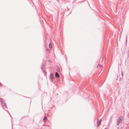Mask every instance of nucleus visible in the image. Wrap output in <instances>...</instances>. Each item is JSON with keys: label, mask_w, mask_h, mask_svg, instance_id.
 Instances as JSON below:
<instances>
[{"label": "nucleus", "mask_w": 129, "mask_h": 129, "mask_svg": "<svg viewBox=\"0 0 129 129\" xmlns=\"http://www.w3.org/2000/svg\"><path fill=\"white\" fill-rule=\"evenodd\" d=\"M8 113H9V114L10 115V116L11 117H12V116H11V115H10V113H9V112H8Z\"/></svg>", "instance_id": "obj_16"}, {"label": "nucleus", "mask_w": 129, "mask_h": 129, "mask_svg": "<svg viewBox=\"0 0 129 129\" xmlns=\"http://www.w3.org/2000/svg\"><path fill=\"white\" fill-rule=\"evenodd\" d=\"M128 55H129V54H128Z\"/></svg>", "instance_id": "obj_22"}, {"label": "nucleus", "mask_w": 129, "mask_h": 129, "mask_svg": "<svg viewBox=\"0 0 129 129\" xmlns=\"http://www.w3.org/2000/svg\"><path fill=\"white\" fill-rule=\"evenodd\" d=\"M41 103H42V102H41Z\"/></svg>", "instance_id": "obj_19"}, {"label": "nucleus", "mask_w": 129, "mask_h": 129, "mask_svg": "<svg viewBox=\"0 0 129 129\" xmlns=\"http://www.w3.org/2000/svg\"><path fill=\"white\" fill-rule=\"evenodd\" d=\"M53 74L52 73H51L49 76V79L52 82H53Z\"/></svg>", "instance_id": "obj_3"}, {"label": "nucleus", "mask_w": 129, "mask_h": 129, "mask_svg": "<svg viewBox=\"0 0 129 129\" xmlns=\"http://www.w3.org/2000/svg\"><path fill=\"white\" fill-rule=\"evenodd\" d=\"M2 85V84L0 82V86Z\"/></svg>", "instance_id": "obj_14"}, {"label": "nucleus", "mask_w": 129, "mask_h": 129, "mask_svg": "<svg viewBox=\"0 0 129 129\" xmlns=\"http://www.w3.org/2000/svg\"><path fill=\"white\" fill-rule=\"evenodd\" d=\"M46 57L47 58H48L47 56H46Z\"/></svg>", "instance_id": "obj_17"}, {"label": "nucleus", "mask_w": 129, "mask_h": 129, "mask_svg": "<svg viewBox=\"0 0 129 129\" xmlns=\"http://www.w3.org/2000/svg\"><path fill=\"white\" fill-rule=\"evenodd\" d=\"M44 64V63H42V65L41 67V68L42 70V69H43V68Z\"/></svg>", "instance_id": "obj_8"}, {"label": "nucleus", "mask_w": 129, "mask_h": 129, "mask_svg": "<svg viewBox=\"0 0 129 129\" xmlns=\"http://www.w3.org/2000/svg\"><path fill=\"white\" fill-rule=\"evenodd\" d=\"M49 48H50V49L51 47H52L51 44V43H49Z\"/></svg>", "instance_id": "obj_10"}, {"label": "nucleus", "mask_w": 129, "mask_h": 129, "mask_svg": "<svg viewBox=\"0 0 129 129\" xmlns=\"http://www.w3.org/2000/svg\"><path fill=\"white\" fill-rule=\"evenodd\" d=\"M71 13V12L68 15H69Z\"/></svg>", "instance_id": "obj_20"}, {"label": "nucleus", "mask_w": 129, "mask_h": 129, "mask_svg": "<svg viewBox=\"0 0 129 129\" xmlns=\"http://www.w3.org/2000/svg\"><path fill=\"white\" fill-rule=\"evenodd\" d=\"M55 76L56 78H58L59 77V75L57 72H55Z\"/></svg>", "instance_id": "obj_5"}, {"label": "nucleus", "mask_w": 129, "mask_h": 129, "mask_svg": "<svg viewBox=\"0 0 129 129\" xmlns=\"http://www.w3.org/2000/svg\"><path fill=\"white\" fill-rule=\"evenodd\" d=\"M102 120L100 119V120H98L97 122V125L98 126H99L101 124Z\"/></svg>", "instance_id": "obj_4"}, {"label": "nucleus", "mask_w": 129, "mask_h": 129, "mask_svg": "<svg viewBox=\"0 0 129 129\" xmlns=\"http://www.w3.org/2000/svg\"><path fill=\"white\" fill-rule=\"evenodd\" d=\"M47 120V118L46 116H44L43 118V121L44 122H45Z\"/></svg>", "instance_id": "obj_7"}, {"label": "nucleus", "mask_w": 129, "mask_h": 129, "mask_svg": "<svg viewBox=\"0 0 129 129\" xmlns=\"http://www.w3.org/2000/svg\"><path fill=\"white\" fill-rule=\"evenodd\" d=\"M104 129H107V128H105Z\"/></svg>", "instance_id": "obj_23"}, {"label": "nucleus", "mask_w": 129, "mask_h": 129, "mask_svg": "<svg viewBox=\"0 0 129 129\" xmlns=\"http://www.w3.org/2000/svg\"><path fill=\"white\" fill-rule=\"evenodd\" d=\"M56 71L58 72H59L60 71V70L59 68H57L56 69Z\"/></svg>", "instance_id": "obj_9"}, {"label": "nucleus", "mask_w": 129, "mask_h": 129, "mask_svg": "<svg viewBox=\"0 0 129 129\" xmlns=\"http://www.w3.org/2000/svg\"><path fill=\"white\" fill-rule=\"evenodd\" d=\"M25 117V116L22 117L21 119H22L23 118H24Z\"/></svg>", "instance_id": "obj_15"}, {"label": "nucleus", "mask_w": 129, "mask_h": 129, "mask_svg": "<svg viewBox=\"0 0 129 129\" xmlns=\"http://www.w3.org/2000/svg\"><path fill=\"white\" fill-rule=\"evenodd\" d=\"M27 98H30L29 97H27Z\"/></svg>", "instance_id": "obj_24"}, {"label": "nucleus", "mask_w": 129, "mask_h": 129, "mask_svg": "<svg viewBox=\"0 0 129 129\" xmlns=\"http://www.w3.org/2000/svg\"><path fill=\"white\" fill-rule=\"evenodd\" d=\"M42 71H43V74L45 75V76L46 77H47V72H46V70H42Z\"/></svg>", "instance_id": "obj_6"}, {"label": "nucleus", "mask_w": 129, "mask_h": 129, "mask_svg": "<svg viewBox=\"0 0 129 129\" xmlns=\"http://www.w3.org/2000/svg\"><path fill=\"white\" fill-rule=\"evenodd\" d=\"M47 52H50V50L49 49H47Z\"/></svg>", "instance_id": "obj_13"}, {"label": "nucleus", "mask_w": 129, "mask_h": 129, "mask_svg": "<svg viewBox=\"0 0 129 129\" xmlns=\"http://www.w3.org/2000/svg\"><path fill=\"white\" fill-rule=\"evenodd\" d=\"M123 72H122H122H121V76H122V78L123 77Z\"/></svg>", "instance_id": "obj_12"}, {"label": "nucleus", "mask_w": 129, "mask_h": 129, "mask_svg": "<svg viewBox=\"0 0 129 129\" xmlns=\"http://www.w3.org/2000/svg\"><path fill=\"white\" fill-rule=\"evenodd\" d=\"M12 126H13V125H12V128H13V127H12Z\"/></svg>", "instance_id": "obj_21"}, {"label": "nucleus", "mask_w": 129, "mask_h": 129, "mask_svg": "<svg viewBox=\"0 0 129 129\" xmlns=\"http://www.w3.org/2000/svg\"><path fill=\"white\" fill-rule=\"evenodd\" d=\"M121 78L120 77V78Z\"/></svg>", "instance_id": "obj_25"}, {"label": "nucleus", "mask_w": 129, "mask_h": 129, "mask_svg": "<svg viewBox=\"0 0 129 129\" xmlns=\"http://www.w3.org/2000/svg\"><path fill=\"white\" fill-rule=\"evenodd\" d=\"M0 102L3 108L6 111H7V107L6 105V103L5 101L0 98Z\"/></svg>", "instance_id": "obj_1"}, {"label": "nucleus", "mask_w": 129, "mask_h": 129, "mask_svg": "<svg viewBox=\"0 0 129 129\" xmlns=\"http://www.w3.org/2000/svg\"><path fill=\"white\" fill-rule=\"evenodd\" d=\"M48 61L50 63H51L52 61H51L50 60H48Z\"/></svg>", "instance_id": "obj_11"}, {"label": "nucleus", "mask_w": 129, "mask_h": 129, "mask_svg": "<svg viewBox=\"0 0 129 129\" xmlns=\"http://www.w3.org/2000/svg\"><path fill=\"white\" fill-rule=\"evenodd\" d=\"M69 10V9H68V10Z\"/></svg>", "instance_id": "obj_26"}, {"label": "nucleus", "mask_w": 129, "mask_h": 129, "mask_svg": "<svg viewBox=\"0 0 129 129\" xmlns=\"http://www.w3.org/2000/svg\"><path fill=\"white\" fill-rule=\"evenodd\" d=\"M126 42H127V38H126Z\"/></svg>", "instance_id": "obj_18"}, {"label": "nucleus", "mask_w": 129, "mask_h": 129, "mask_svg": "<svg viewBox=\"0 0 129 129\" xmlns=\"http://www.w3.org/2000/svg\"><path fill=\"white\" fill-rule=\"evenodd\" d=\"M122 117L120 116L119 117L117 120V125H118L120 123H121L122 120L121 119Z\"/></svg>", "instance_id": "obj_2"}]
</instances>
